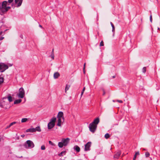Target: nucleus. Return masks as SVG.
I'll use <instances>...</instances> for the list:
<instances>
[{
    "instance_id": "obj_39",
    "label": "nucleus",
    "mask_w": 160,
    "mask_h": 160,
    "mask_svg": "<svg viewBox=\"0 0 160 160\" xmlns=\"http://www.w3.org/2000/svg\"><path fill=\"white\" fill-rule=\"evenodd\" d=\"M86 63H84L83 65V69H85V67Z\"/></svg>"
},
{
    "instance_id": "obj_29",
    "label": "nucleus",
    "mask_w": 160,
    "mask_h": 160,
    "mask_svg": "<svg viewBox=\"0 0 160 160\" xmlns=\"http://www.w3.org/2000/svg\"><path fill=\"white\" fill-rule=\"evenodd\" d=\"M109 137H110V135L108 133H107V134H105V137L106 139H108V138Z\"/></svg>"
},
{
    "instance_id": "obj_14",
    "label": "nucleus",
    "mask_w": 160,
    "mask_h": 160,
    "mask_svg": "<svg viewBox=\"0 0 160 160\" xmlns=\"http://www.w3.org/2000/svg\"><path fill=\"white\" fill-rule=\"evenodd\" d=\"M121 154V152L120 151H119L117 152L114 156V158H118L120 157Z\"/></svg>"
},
{
    "instance_id": "obj_45",
    "label": "nucleus",
    "mask_w": 160,
    "mask_h": 160,
    "mask_svg": "<svg viewBox=\"0 0 160 160\" xmlns=\"http://www.w3.org/2000/svg\"><path fill=\"white\" fill-rule=\"evenodd\" d=\"M39 27H40L42 28V26L41 25H39Z\"/></svg>"
},
{
    "instance_id": "obj_20",
    "label": "nucleus",
    "mask_w": 160,
    "mask_h": 160,
    "mask_svg": "<svg viewBox=\"0 0 160 160\" xmlns=\"http://www.w3.org/2000/svg\"><path fill=\"white\" fill-rule=\"evenodd\" d=\"M74 149L77 152H79L80 150V148L78 146H75L74 147Z\"/></svg>"
},
{
    "instance_id": "obj_47",
    "label": "nucleus",
    "mask_w": 160,
    "mask_h": 160,
    "mask_svg": "<svg viewBox=\"0 0 160 160\" xmlns=\"http://www.w3.org/2000/svg\"><path fill=\"white\" fill-rule=\"evenodd\" d=\"M113 102H114V100H113Z\"/></svg>"
},
{
    "instance_id": "obj_22",
    "label": "nucleus",
    "mask_w": 160,
    "mask_h": 160,
    "mask_svg": "<svg viewBox=\"0 0 160 160\" xmlns=\"http://www.w3.org/2000/svg\"><path fill=\"white\" fill-rule=\"evenodd\" d=\"M139 155V152H137L135 153V155L134 156V157L133 158V160H135L137 156V155Z\"/></svg>"
},
{
    "instance_id": "obj_11",
    "label": "nucleus",
    "mask_w": 160,
    "mask_h": 160,
    "mask_svg": "<svg viewBox=\"0 0 160 160\" xmlns=\"http://www.w3.org/2000/svg\"><path fill=\"white\" fill-rule=\"evenodd\" d=\"M91 142H88L85 145L84 150L85 151H89L90 150V148L91 145Z\"/></svg>"
},
{
    "instance_id": "obj_1",
    "label": "nucleus",
    "mask_w": 160,
    "mask_h": 160,
    "mask_svg": "<svg viewBox=\"0 0 160 160\" xmlns=\"http://www.w3.org/2000/svg\"><path fill=\"white\" fill-rule=\"evenodd\" d=\"M7 5H9V4H8L7 1H4L3 2L2 4V5L0 7V14L2 15L3 14L11 8V7L9 6H7Z\"/></svg>"
},
{
    "instance_id": "obj_13",
    "label": "nucleus",
    "mask_w": 160,
    "mask_h": 160,
    "mask_svg": "<svg viewBox=\"0 0 160 160\" xmlns=\"http://www.w3.org/2000/svg\"><path fill=\"white\" fill-rule=\"evenodd\" d=\"M60 76V74L58 72H55L53 74V78L56 79L58 78Z\"/></svg>"
},
{
    "instance_id": "obj_16",
    "label": "nucleus",
    "mask_w": 160,
    "mask_h": 160,
    "mask_svg": "<svg viewBox=\"0 0 160 160\" xmlns=\"http://www.w3.org/2000/svg\"><path fill=\"white\" fill-rule=\"evenodd\" d=\"M34 128H31L26 130V132H34Z\"/></svg>"
},
{
    "instance_id": "obj_28",
    "label": "nucleus",
    "mask_w": 160,
    "mask_h": 160,
    "mask_svg": "<svg viewBox=\"0 0 160 160\" xmlns=\"http://www.w3.org/2000/svg\"><path fill=\"white\" fill-rule=\"evenodd\" d=\"M85 87H84L82 91V92H81V97H82V95H83V93H84V92L85 90Z\"/></svg>"
},
{
    "instance_id": "obj_9",
    "label": "nucleus",
    "mask_w": 160,
    "mask_h": 160,
    "mask_svg": "<svg viewBox=\"0 0 160 160\" xmlns=\"http://www.w3.org/2000/svg\"><path fill=\"white\" fill-rule=\"evenodd\" d=\"M23 0H14V3L17 8L20 7L22 3Z\"/></svg>"
},
{
    "instance_id": "obj_35",
    "label": "nucleus",
    "mask_w": 160,
    "mask_h": 160,
    "mask_svg": "<svg viewBox=\"0 0 160 160\" xmlns=\"http://www.w3.org/2000/svg\"><path fill=\"white\" fill-rule=\"evenodd\" d=\"M103 45H104V44H103V42L102 41L100 43V46H103Z\"/></svg>"
},
{
    "instance_id": "obj_23",
    "label": "nucleus",
    "mask_w": 160,
    "mask_h": 160,
    "mask_svg": "<svg viewBox=\"0 0 160 160\" xmlns=\"http://www.w3.org/2000/svg\"><path fill=\"white\" fill-rule=\"evenodd\" d=\"M58 146L59 148H62L63 147V146H64V145L61 141V142H58Z\"/></svg>"
},
{
    "instance_id": "obj_44",
    "label": "nucleus",
    "mask_w": 160,
    "mask_h": 160,
    "mask_svg": "<svg viewBox=\"0 0 160 160\" xmlns=\"http://www.w3.org/2000/svg\"><path fill=\"white\" fill-rule=\"evenodd\" d=\"M83 73L84 74H85V69H83Z\"/></svg>"
},
{
    "instance_id": "obj_32",
    "label": "nucleus",
    "mask_w": 160,
    "mask_h": 160,
    "mask_svg": "<svg viewBox=\"0 0 160 160\" xmlns=\"http://www.w3.org/2000/svg\"><path fill=\"white\" fill-rule=\"evenodd\" d=\"M45 147L44 145H42L41 146V149L42 150H44L45 149Z\"/></svg>"
},
{
    "instance_id": "obj_3",
    "label": "nucleus",
    "mask_w": 160,
    "mask_h": 160,
    "mask_svg": "<svg viewBox=\"0 0 160 160\" xmlns=\"http://www.w3.org/2000/svg\"><path fill=\"white\" fill-rule=\"evenodd\" d=\"M0 107L5 109L9 108H10V106L9 105L7 98H4L1 100Z\"/></svg>"
},
{
    "instance_id": "obj_37",
    "label": "nucleus",
    "mask_w": 160,
    "mask_h": 160,
    "mask_svg": "<svg viewBox=\"0 0 160 160\" xmlns=\"http://www.w3.org/2000/svg\"><path fill=\"white\" fill-rule=\"evenodd\" d=\"M117 102L120 103H122V100H117L116 101Z\"/></svg>"
},
{
    "instance_id": "obj_38",
    "label": "nucleus",
    "mask_w": 160,
    "mask_h": 160,
    "mask_svg": "<svg viewBox=\"0 0 160 160\" xmlns=\"http://www.w3.org/2000/svg\"><path fill=\"white\" fill-rule=\"evenodd\" d=\"M150 22H152V15H150Z\"/></svg>"
},
{
    "instance_id": "obj_36",
    "label": "nucleus",
    "mask_w": 160,
    "mask_h": 160,
    "mask_svg": "<svg viewBox=\"0 0 160 160\" xmlns=\"http://www.w3.org/2000/svg\"><path fill=\"white\" fill-rule=\"evenodd\" d=\"M13 1V0H8L7 2L8 3V2L9 3H11Z\"/></svg>"
},
{
    "instance_id": "obj_18",
    "label": "nucleus",
    "mask_w": 160,
    "mask_h": 160,
    "mask_svg": "<svg viewBox=\"0 0 160 160\" xmlns=\"http://www.w3.org/2000/svg\"><path fill=\"white\" fill-rule=\"evenodd\" d=\"M29 119L27 118H23L22 119L21 122L22 123L25 122H28Z\"/></svg>"
},
{
    "instance_id": "obj_12",
    "label": "nucleus",
    "mask_w": 160,
    "mask_h": 160,
    "mask_svg": "<svg viewBox=\"0 0 160 160\" xmlns=\"http://www.w3.org/2000/svg\"><path fill=\"white\" fill-rule=\"evenodd\" d=\"M57 118H64L63 116V113L62 112H59L57 116Z\"/></svg>"
},
{
    "instance_id": "obj_43",
    "label": "nucleus",
    "mask_w": 160,
    "mask_h": 160,
    "mask_svg": "<svg viewBox=\"0 0 160 160\" xmlns=\"http://www.w3.org/2000/svg\"><path fill=\"white\" fill-rule=\"evenodd\" d=\"M105 94V92L104 90L103 91V95H104Z\"/></svg>"
},
{
    "instance_id": "obj_21",
    "label": "nucleus",
    "mask_w": 160,
    "mask_h": 160,
    "mask_svg": "<svg viewBox=\"0 0 160 160\" xmlns=\"http://www.w3.org/2000/svg\"><path fill=\"white\" fill-rule=\"evenodd\" d=\"M16 122H13L12 123H11L10 125H9V126H8L7 127V128H10V127H11V126H12V125H13L16 124Z\"/></svg>"
},
{
    "instance_id": "obj_15",
    "label": "nucleus",
    "mask_w": 160,
    "mask_h": 160,
    "mask_svg": "<svg viewBox=\"0 0 160 160\" xmlns=\"http://www.w3.org/2000/svg\"><path fill=\"white\" fill-rule=\"evenodd\" d=\"M34 132L38 131V132H40L41 131V129L40 126H38L36 127L35 128H34Z\"/></svg>"
},
{
    "instance_id": "obj_34",
    "label": "nucleus",
    "mask_w": 160,
    "mask_h": 160,
    "mask_svg": "<svg viewBox=\"0 0 160 160\" xmlns=\"http://www.w3.org/2000/svg\"><path fill=\"white\" fill-rule=\"evenodd\" d=\"M49 143L50 144V145H52V146H54V144L51 141H49Z\"/></svg>"
},
{
    "instance_id": "obj_42",
    "label": "nucleus",
    "mask_w": 160,
    "mask_h": 160,
    "mask_svg": "<svg viewBox=\"0 0 160 160\" xmlns=\"http://www.w3.org/2000/svg\"><path fill=\"white\" fill-rule=\"evenodd\" d=\"M24 136H25V135H21V137H22V138L24 137Z\"/></svg>"
},
{
    "instance_id": "obj_19",
    "label": "nucleus",
    "mask_w": 160,
    "mask_h": 160,
    "mask_svg": "<svg viewBox=\"0 0 160 160\" xmlns=\"http://www.w3.org/2000/svg\"><path fill=\"white\" fill-rule=\"evenodd\" d=\"M21 99H18L14 101V104H17L20 103L22 101Z\"/></svg>"
},
{
    "instance_id": "obj_26",
    "label": "nucleus",
    "mask_w": 160,
    "mask_h": 160,
    "mask_svg": "<svg viewBox=\"0 0 160 160\" xmlns=\"http://www.w3.org/2000/svg\"><path fill=\"white\" fill-rule=\"evenodd\" d=\"M4 81L3 78L2 77H0V85L3 83Z\"/></svg>"
},
{
    "instance_id": "obj_25",
    "label": "nucleus",
    "mask_w": 160,
    "mask_h": 160,
    "mask_svg": "<svg viewBox=\"0 0 160 160\" xmlns=\"http://www.w3.org/2000/svg\"><path fill=\"white\" fill-rule=\"evenodd\" d=\"M8 98V101L9 103V102H10L12 101V97H11L9 96L8 98Z\"/></svg>"
},
{
    "instance_id": "obj_27",
    "label": "nucleus",
    "mask_w": 160,
    "mask_h": 160,
    "mask_svg": "<svg viewBox=\"0 0 160 160\" xmlns=\"http://www.w3.org/2000/svg\"><path fill=\"white\" fill-rule=\"evenodd\" d=\"M65 153H66V152L65 151H63L62 152L60 153L59 154H58V155L59 156H63V154H65Z\"/></svg>"
},
{
    "instance_id": "obj_4",
    "label": "nucleus",
    "mask_w": 160,
    "mask_h": 160,
    "mask_svg": "<svg viewBox=\"0 0 160 160\" xmlns=\"http://www.w3.org/2000/svg\"><path fill=\"white\" fill-rule=\"evenodd\" d=\"M25 148L27 149H31L34 147L33 142L31 140H27L23 144Z\"/></svg>"
},
{
    "instance_id": "obj_7",
    "label": "nucleus",
    "mask_w": 160,
    "mask_h": 160,
    "mask_svg": "<svg viewBox=\"0 0 160 160\" xmlns=\"http://www.w3.org/2000/svg\"><path fill=\"white\" fill-rule=\"evenodd\" d=\"M8 66L3 63H0V71L3 72L8 68Z\"/></svg>"
},
{
    "instance_id": "obj_41",
    "label": "nucleus",
    "mask_w": 160,
    "mask_h": 160,
    "mask_svg": "<svg viewBox=\"0 0 160 160\" xmlns=\"http://www.w3.org/2000/svg\"><path fill=\"white\" fill-rule=\"evenodd\" d=\"M2 32L1 31V32H0V35H1L2 34ZM1 44V43H0V44Z\"/></svg>"
},
{
    "instance_id": "obj_6",
    "label": "nucleus",
    "mask_w": 160,
    "mask_h": 160,
    "mask_svg": "<svg viewBox=\"0 0 160 160\" xmlns=\"http://www.w3.org/2000/svg\"><path fill=\"white\" fill-rule=\"evenodd\" d=\"M25 95V92L23 88H21L19 90L18 93L17 94V96L18 98H23L24 97Z\"/></svg>"
},
{
    "instance_id": "obj_17",
    "label": "nucleus",
    "mask_w": 160,
    "mask_h": 160,
    "mask_svg": "<svg viewBox=\"0 0 160 160\" xmlns=\"http://www.w3.org/2000/svg\"><path fill=\"white\" fill-rule=\"evenodd\" d=\"M70 86L68 84H67L66 86L65 89V93L67 92L68 90L70 88Z\"/></svg>"
},
{
    "instance_id": "obj_31",
    "label": "nucleus",
    "mask_w": 160,
    "mask_h": 160,
    "mask_svg": "<svg viewBox=\"0 0 160 160\" xmlns=\"http://www.w3.org/2000/svg\"><path fill=\"white\" fill-rule=\"evenodd\" d=\"M145 155L146 157H148L149 156L150 154L148 152H145Z\"/></svg>"
},
{
    "instance_id": "obj_10",
    "label": "nucleus",
    "mask_w": 160,
    "mask_h": 160,
    "mask_svg": "<svg viewBox=\"0 0 160 160\" xmlns=\"http://www.w3.org/2000/svg\"><path fill=\"white\" fill-rule=\"evenodd\" d=\"M58 118V123L57 125L59 127H61L62 124L63 123L64 121V118Z\"/></svg>"
},
{
    "instance_id": "obj_5",
    "label": "nucleus",
    "mask_w": 160,
    "mask_h": 160,
    "mask_svg": "<svg viewBox=\"0 0 160 160\" xmlns=\"http://www.w3.org/2000/svg\"><path fill=\"white\" fill-rule=\"evenodd\" d=\"M56 121V118L55 117H53L50 119V122L48 124V129H51L54 127Z\"/></svg>"
},
{
    "instance_id": "obj_2",
    "label": "nucleus",
    "mask_w": 160,
    "mask_h": 160,
    "mask_svg": "<svg viewBox=\"0 0 160 160\" xmlns=\"http://www.w3.org/2000/svg\"><path fill=\"white\" fill-rule=\"evenodd\" d=\"M99 119L97 118L94 120L93 122L89 124V128L91 132H94L95 131L97 127V125L99 123Z\"/></svg>"
},
{
    "instance_id": "obj_33",
    "label": "nucleus",
    "mask_w": 160,
    "mask_h": 160,
    "mask_svg": "<svg viewBox=\"0 0 160 160\" xmlns=\"http://www.w3.org/2000/svg\"><path fill=\"white\" fill-rule=\"evenodd\" d=\"M50 57L52 59H54V55L53 53H52Z\"/></svg>"
},
{
    "instance_id": "obj_46",
    "label": "nucleus",
    "mask_w": 160,
    "mask_h": 160,
    "mask_svg": "<svg viewBox=\"0 0 160 160\" xmlns=\"http://www.w3.org/2000/svg\"><path fill=\"white\" fill-rule=\"evenodd\" d=\"M115 78V76H113V78Z\"/></svg>"
},
{
    "instance_id": "obj_8",
    "label": "nucleus",
    "mask_w": 160,
    "mask_h": 160,
    "mask_svg": "<svg viewBox=\"0 0 160 160\" xmlns=\"http://www.w3.org/2000/svg\"><path fill=\"white\" fill-rule=\"evenodd\" d=\"M70 139L68 138H62V142L64 146H66L69 143Z\"/></svg>"
},
{
    "instance_id": "obj_24",
    "label": "nucleus",
    "mask_w": 160,
    "mask_h": 160,
    "mask_svg": "<svg viewBox=\"0 0 160 160\" xmlns=\"http://www.w3.org/2000/svg\"><path fill=\"white\" fill-rule=\"evenodd\" d=\"M110 24H111V26L112 28V32L113 33H114V31H115V27H114V25H113V23L111 22H110Z\"/></svg>"
},
{
    "instance_id": "obj_30",
    "label": "nucleus",
    "mask_w": 160,
    "mask_h": 160,
    "mask_svg": "<svg viewBox=\"0 0 160 160\" xmlns=\"http://www.w3.org/2000/svg\"><path fill=\"white\" fill-rule=\"evenodd\" d=\"M146 68L145 67H144L143 68L142 71V72L144 73H145L146 72Z\"/></svg>"
},
{
    "instance_id": "obj_40",
    "label": "nucleus",
    "mask_w": 160,
    "mask_h": 160,
    "mask_svg": "<svg viewBox=\"0 0 160 160\" xmlns=\"http://www.w3.org/2000/svg\"><path fill=\"white\" fill-rule=\"evenodd\" d=\"M4 38V37H1V38H0V40H2V39H3Z\"/></svg>"
}]
</instances>
